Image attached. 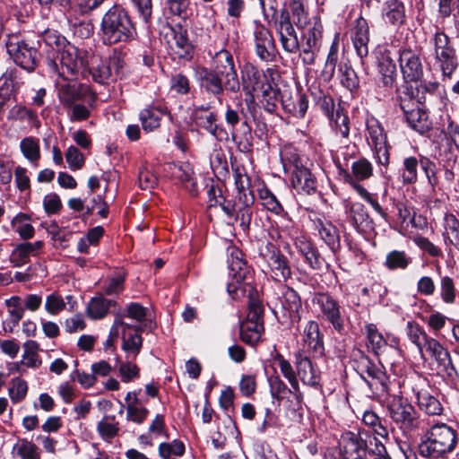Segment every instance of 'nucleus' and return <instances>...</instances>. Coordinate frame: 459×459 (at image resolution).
Masks as SVG:
<instances>
[{
    "label": "nucleus",
    "mask_w": 459,
    "mask_h": 459,
    "mask_svg": "<svg viewBox=\"0 0 459 459\" xmlns=\"http://www.w3.org/2000/svg\"><path fill=\"white\" fill-rule=\"evenodd\" d=\"M212 68L200 67L195 72L196 80L208 94L218 97L223 92L237 93L241 88L232 54L227 49H221L212 54Z\"/></svg>",
    "instance_id": "nucleus-1"
},
{
    "label": "nucleus",
    "mask_w": 459,
    "mask_h": 459,
    "mask_svg": "<svg viewBox=\"0 0 459 459\" xmlns=\"http://www.w3.org/2000/svg\"><path fill=\"white\" fill-rule=\"evenodd\" d=\"M101 37L107 45L129 42L134 39L136 29L126 10L115 5L101 20Z\"/></svg>",
    "instance_id": "nucleus-2"
},
{
    "label": "nucleus",
    "mask_w": 459,
    "mask_h": 459,
    "mask_svg": "<svg viewBox=\"0 0 459 459\" xmlns=\"http://www.w3.org/2000/svg\"><path fill=\"white\" fill-rule=\"evenodd\" d=\"M456 444V431L446 423H436L424 434L419 452L424 457L437 459L452 453Z\"/></svg>",
    "instance_id": "nucleus-3"
},
{
    "label": "nucleus",
    "mask_w": 459,
    "mask_h": 459,
    "mask_svg": "<svg viewBox=\"0 0 459 459\" xmlns=\"http://www.w3.org/2000/svg\"><path fill=\"white\" fill-rule=\"evenodd\" d=\"M231 258L229 261V268L230 276L233 278L232 282L227 286L229 294L235 299H238L248 292V298H252L253 287L252 273L250 268L242 258L240 250L234 248L231 252Z\"/></svg>",
    "instance_id": "nucleus-4"
},
{
    "label": "nucleus",
    "mask_w": 459,
    "mask_h": 459,
    "mask_svg": "<svg viewBox=\"0 0 459 459\" xmlns=\"http://www.w3.org/2000/svg\"><path fill=\"white\" fill-rule=\"evenodd\" d=\"M433 45L434 66L444 77L450 78L458 66L456 50L450 38L443 31H437L431 39Z\"/></svg>",
    "instance_id": "nucleus-5"
},
{
    "label": "nucleus",
    "mask_w": 459,
    "mask_h": 459,
    "mask_svg": "<svg viewBox=\"0 0 459 459\" xmlns=\"http://www.w3.org/2000/svg\"><path fill=\"white\" fill-rule=\"evenodd\" d=\"M7 53L22 69L32 72L38 66L40 54L20 34H10L5 41Z\"/></svg>",
    "instance_id": "nucleus-6"
},
{
    "label": "nucleus",
    "mask_w": 459,
    "mask_h": 459,
    "mask_svg": "<svg viewBox=\"0 0 459 459\" xmlns=\"http://www.w3.org/2000/svg\"><path fill=\"white\" fill-rule=\"evenodd\" d=\"M389 417L404 431H411L418 428V414L407 400L398 395L390 396L386 400Z\"/></svg>",
    "instance_id": "nucleus-7"
},
{
    "label": "nucleus",
    "mask_w": 459,
    "mask_h": 459,
    "mask_svg": "<svg viewBox=\"0 0 459 459\" xmlns=\"http://www.w3.org/2000/svg\"><path fill=\"white\" fill-rule=\"evenodd\" d=\"M263 313L261 302L250 298L247 319L240 325V338L244 342L255 345L260 341L264 332Z\"/></svg>",
    "instance_id": "nucleus-8"
},
{
    "label": "nucleus",
    "mask_w": 459,
    "mask_h": 459,
    "mask_svg": "<svg viewBox=\"0 0 459 459\" xmlns=\"http://www.w3.org/2000/svg\"><path fill=\"white\" fill-rule=\"evenodd\" d=\"M304 30L299 56L305 65H312L319 52L323 37V26L320 19L317 16H313L310 24Z\"/></svg>",
    "instance_id": "nucleus-9"
},
{
    "label": "nucleus",
    "mask_w": 459,
    "mask_h": 459,
    "mask_svg": "<svg viewBox=\"0 0 459 459\" xmlns=\"http://www.w3.org/2000/svg\"><path fill=\"white\" fill-rule=\"evenodd\" d=\"M253 202L254 198L249 193V195L247 194H240L234 201L223 199V202H221L216 200L215 204H219L222 211L229 217H235V220L239 221L242 230L247 231L249 230L252 220L253 212L251 206Z\"/></svg>",
    "instance_id": "nucleus-10"
},
{
    "label": "nucleus",
    "mask_w": 459,
    "mask_h": 459,
    "mask_svg": "<svg viewBox=\"0 0 459 459\" xmlns=\"http://www.w3.org/2000/svg\"><path fill=\"white\" fill-rule=\"evenodd\" d=\"M90 52L69 46L60 53L58 74L65 80L85 71Z\"/></svg>",
    "instance_id": "nucleus-11"
},
{
    "label": "nucleus",
    "mask_w": 459,
    "mask_h": 459,
    "mask_svg": "<svg viewBox=\"0 0 459 459\" xmlns=\"http://www.w3.org/2000/svg\"><path fill=\"white\" fill-rule=\"evenodd\" d=\"M316 102L319 108L327 116L331 126L336 133L340 134L342 137L347 138L350 133L349 118L342 113L340 106L338 105L336 108L333 99L323 92H319V95L316 97Z\"/></svg>",
    "instance_id": "nucleus-12"
},
{
    "label": "nucleus",
    "mask_w": 459,
    "mask_h": 459,
    "mask_svg": "<svg viewBox=\"0 0 459 459\" xmlns=\"http://www.w3.org/2000/svg\"><path fill=\"white\" fill-rule=\"evenodd\" d=\"M312 302L319 307L322 317L328 321L334 330L339 333L344 330V316L337 300L327 293H316Z\"/></svg>",
    "instance_id": "nucleus-13"
},
{
    "label": "nucleus",
    "mask_w": 459,
    "mask_h": 459,
    "mask_svg": "<svg viewBox=\"0 0 459 459\" xmlns=\"http://www.w3.org/2000/svg\"><path fill=\"white\" fill-rule=\"evenodd\" d=\"M276 31L282 48L287 53H296L300 49V44L290 15L287 9H281L279 16L275 19Z\"/></svg>",
    "instance_id": "nucleus-14"
},
{
    "label": "nucleus",
    "mask_w": 459,
    "mask_h": 459,
    "mask_svg": "<svg viewBox=\"0 0 459 459\" xmlns=\"http://www.w3.org/2000/svg\"><path fill=\"white\" fill-rule=\"evenodd\" d=\"M165 39L170 53L178 59L191 57L192 45L187 39L186 30L181 26H168L165 28Z\"/></svg>",
    "instance_id": "nucleus-15"
},
{
    "label": "nucleus",
    "mask_w": 459,
    "mask_h": 459,
    "mask_svg": "<svg viewBox=\"0 0 459 459\" xmlns=\"http://www.w3.org/2000/svg\"><path fill=\"white\" fill-rule=\"evenodd\" d=\"M365 430L344 432L339 440L340 452L347 459H367Z\"/></svg>",
    "instance_id": "nucleus-16"
},
{
    "label": "nucleus",
    "mask_w": 459,
    "mask_h": 459,
    "mask_svg": "<svg viewBox=\"0 0 459 459\" xmlns=\"http://www.w3.org/2000/svg\"><path fill=\"white\" fill-rule=\"evenodd\" d=\"M420 409L429 415H440L443 407L440 402L430 393L427 379L416 376L412 386Z\"/></svg>",
    "instance_id": "nucleus-17"
},
{
    "label": "nucleus",
    "mask_w": 459,
    "mask_h": 459,
    "mask_svg": "<svg viewBox=\"0 0 459 459\" xmlns=\"http://www.w3.org/2000/svg\"><path fill=\"white\" fill-rule=\"evenodd\" d=\"M255 51L264 62H273L277 49L271 31L264 25H256L254 30Z\"/></svg>",
    "instance_id": "nucleus-18"
},
{
    "label": "nucleus",
    "mask_w": 459,
    "mask_h": 459,
    "mask_svg": "<svg viewBox=\"0 0 459 459\" xmlns=\"http://www.w3.org/2000/svg\"><path fill=\"white\" fill-rule=\"evenodd\" d=\"M58 98L61 103L68 108L79 102H87L88 100H94L89 87L78 82L60 84Z\"/></svg>",
    "instance_id": "nucleus-19"
},
{
    "label": "nucleus",
    "mask_w": 459,
    "mask_h": 459,
    "mask_svg": "<svg viewBox=\"0 0 459 459\" xmlns=\"http://www.w3.org/2000/svg\"><path fill=\"white\" fill-rule=\"evenodd\" d=\"M423 351L429 352L436 359L440 372L449 377L457 375L449 352L437 340L429 337L423 346Z\"/></svg>",
    "instance_id": "nucleus-20"
},
{
    "label": "nucleus",
    "mask_w": 459,
    "mask_h": 459,
    "mask_svg": "<svg viewBox=\"0 0 459 459\" xmlns=\"http://www.w3.org/2000/svg\"><path fill=\"white\" fill-rule=\"evenodd\" d=\"M164 170L170 178L178 180L191 195L195 196L197 195L198 191L194 178V169L188 162L168 163Z\"/></svg>",
    "instance_id": "nucleus-21"
},
{
    "label": "nucleus",
    "mask_w": 459,
    "mask_h": 459,
    "mask_svg": "<svg viewBox=\"0 0 459 459\" xmlns=\"http://www.w3.org/2000/svg\"><path fill=\"white\" fill-rule=\"evenodd\" d=\"M400 67L404 79L408 82H417L423 75V66L420 56L411 49L401 51Z\"/></svg>",
    "instance_id": "nucleus-22"
},
{
    "label": "nucleus",
    "mask_w": 459,
    "mask_h": 459,
    "mask_svg": "<svg viewBox=\"0 0 459 459\" xmlns=\"http://www.w3.org/2000/svg\"><path fill=\"white\" fill-rule=\"evenodd\" d=\"M267 265L272 279L284 282L291 277V267L288 258L279 250L272 251L267 258Z\"/></svg>",
    "instance_id": "nucleus-23"
},
{
    "label": "nucleus",
    "mask_w": 459,
    "mask_h": 459,
    "mask_svg": "<svg viewBox=\"0 0 459 459\" xmlns=\"http://www.w3.org/2000/svg\"><path fill=\"white\" fill-rule=\"evenodd\" d=\"M87 63L85 71L91 75L94 82L105 84L114 80L113 72L108 60H103L99 55L90 53Z\"/></svg>",
    "instance_id": "nucleus-24"
},
{
    "label": "nucleus",
    "mask_w": 459,
    "mask_h": 459,
    "mask_svg": "<svg viewBox=\"0 0 459 459\" xmlns=\"http://www.w3.org/2000/svg\"><path fill=\"white\" fill-rule=\"evenodd\" d=\"M346 214L348 221L358 232H368L374 230L373 220L362 204L353 203L347 205Z\"/></svg>",
    "instance_id": "nucleus-25"
},
{
    "label": "nucleus",
    "mask_w": 459,
    "mask_h": 459,
    "mask_svg": "<svg viewBox=\"0 0 459 459\" xmlns=\"http://www.w3.org/2000/svg\"><path fill=\"white\" fill-rule=\"evenodd\" d=\"M400 106L403 111L404 117L408 125L413 130L420 134H424L431 129L432 123L425 111L418 107L411 108L410 103H405L403 101L401 102Z\"/></svg>",
    "instance_id": "nucleus-26"
},
{
    "label": "nucleus",
    "mask_w": 459,
    "mask_h": 459,
    "mask_svg": "<svg viewBox=\"0 0 459 459\" xmlns=\"http://www.w3.org/2000/svg\"><path fill=\"white\" fill-rule=\"evenodd\" d=\"M302 342L304 351L313 353L315 356L323 355L325 350L323 337L316 321H309L305 325Z\"/></svg>",
    "instance_id": "nucleus-27"
},
{
    "label": "nucleus",
    "mask_w": 459,
    "mask_h": 459,
    "mask_svg": "<svg viewBox=\"0 0 459 459\" xmlns=\"http://www.w3.org/2000/svg\"><path fill=\"white\" fill-rule=\"evenodd\" d=\"M291 183L298 192L311 195L316 192V182L310 170L296 161L292 165Z\"/></svg>",
    "instance_id": "nucleus-28"
},
{
    "label": "nucleus",
    "mask_w": 459,
    "mask_h": 459,
    "mask_svg": "<svg viewBox=\"0 0 459 459\" xmlns=\"http://www.w3.org/2000/svg\"><path fill=\"white\" fill-rule=\"evenodd\" d=\"M264 77V74L256 67L246 65L241 72L243 90L248 94H252L255 91H262L264 95L268 94V90L271 89V86L267 85L266 88H264L263 84V79Z\"/></svg>",
    "instance_id": "nucleus-29"
},
{
    "label": "nucleus",
    "mask_w": 459,
    "mask_h": 459,
    "mask_svg": "<svg viewBox=\"0 0 459 459\" xmlns=\"http://www.w3.org/2000/svg\"><path fill=\"white\" fill-rule=\"evenodd\" d=\"M295 365L297 374L303 384L310 386H316L319 384L320 371L307 356L298 352L296 354Z\"/></svg>",
    "instance_id": "nucleus-30"
},
{
    "label": "nucleus",
    "mask_w": 459,
    "mask_h": 459,
    "mask_svg": "<svg viewBox=\"0 0 459 459\" xmlns=\"http://www.w3.org/2000/svg\"><path fill=\"white\" fill-rule=\"evenodd\" d=\"M351 40L357 55L364 58L368 55L369 28L367 21L359 17L352 29Z\"/></svg>",
    "instance_id": "nucleus-31"
},
{
    "label": "nucleus",
    "mask_w": 459,
    "mask_h": 459,
    "mask_svg": "<svg viewBox=\"0 0 459 459\" xmlns=\"http://www.w3.org/2000/svg\"><path fill=\"white\" fill-rule=\"evenodd\" d=\"M368 134L370 143L374 147L378 163L387 165L389 162V153L386 145V135L383 127L378 124L371 125L368 127Z\"/></svg>",
    "instance_id": "nucleus-32"
},
{
    "label": "nucleus",
    "mask_w": 459,
    "mask_h": 459,
    "mask_svg": "<svg viewBox=\"0 0 459 459\" xmlns=\"http://www.w3.org/2000/svg\"><path fill=\"white\" fill-rule=\"evenodd\" d=\"M314 224L321 238L333 252H336L340 248V236L337 228L331 221L320 218L315 220Z\"/></svg>",
    "instance_id": "nucleus-33"
},
{
    "label": "nucleus",
    "mask_w": 459,
    "mask_h": 459,
    "mask_svg": "<svg viewBox=\"0 0 459 459\" xmlns=\"http://www.w3.org/2000/svg\"><path fill=\"white\" fill-rule=\"evenodd\" d=\"M117 306L116 301L108 299L103 296L92 298L87 306V315L91 319H101Z\"/></svg>",
    "instance_id": "nucleus-34"
},
{
    "label": "nucleus",
    "mask_w": 459,
    "mask_h": 459,
    "mask_svg": "<svg viewBox=\"0 0 459 459\" xmlns=\"http://www.w3.org/2000/svg\"><path fill=\"white\" fill-rule=\"evenodd\" d=\"M378 68L383 84L385 87H391L397 75V69L395 60L392 58L390 51L386 50L381 54Z\"/></svg>",
    "instance_id": "nucleus-35"
},
{
    "label": "nucleus",
    "mask_w": 459,
    "mask_h": 459,
    "mask_svg": "<svg viewBox=\"0 0 459 459\" xmlns=\"http://www.w3.org/2000/svg\"><path fill=\"white\" fill-rule=\"evenodd\" d=\"M9 319L7 322L8 332L12 333L13 328L18 325L24 315V307L22 299L19 296H13L5 300ZM7 331L6 328H4Z\"/></svg>",
    "instance_id": "nucleus-36"
},
{
    "label": "nucleus",
    "mask_w": 459,
    "mask_h": 459,
    "mask_svg": "<svg viewBox=\"0 0 459 459\" xmlns=\"http://www.w3.org/2000/svg\"><path fill=\"white\" fill-rule=\"evenodd\" d=\"M23 354L21 363L26 368H37L42 361L39 355L40 351L39 344L34 340H28L23 343Z\"/></svg>",
    "instance_id": "nucleus-37"
},
{
    "label": "nucleus",
    "mask_w": 459,
    "mask_h": 459,
    "mask_svg": "<svg viewBox=\"0 0 459 459\" xmlns=\"http://www.w3.org/2000/svg\"><path fill=\"white\" fill-rule=\"evenodd\" d=\"M366 383L371 389L374 397L385 399V401L390 397L388 387L389 377L384 370L378 373L374 378L366 379Z\"/></svg>",
    "instance_id": "nucleus-38"
},
{
    "label": "nucleus",
    "mask_w": 459,
    "mask_h": 459,
    "mask_svg": "<svg viewBox=\"0 0 459 459\" xmlns=\"http://www.w3.org/2000/svg\"><path fill=\"white\" fill-rule=\"evenodd\" d=\"M216 120L217 115L214 112H209L203 107L195 110V121L196 126L214 136L218 129Z\"/></svg>",
    "instance_id": "nucleus-39"
},
{
    "label": "nucleus",
    "mask_w": 459,
    "mask_h": 459,
    "mask_svg": "<svg viewBox=\"0 0 459 459\" xmlns=\"http://www.w3.org/2000/svg\"><path fill=\"white\" fill-rule=\"evenodd\" d=\"M383 17L393 25L402 24L404 19L403 4L397 0H389L383 10Z\"/></svg>",
    "instance_id": "nucleus-40"
},
{
    "label": "nucleus",
    "mask_w": 459,
    "mask_h": 459,
    "mask_svg": "<svg viewBox=\"0 0 459 459\" xmlns=\"http://www.w3.org/2000/svg\"><path fill=\"white\" fill-rule=\"evenodd\" d=\"M362 421L366 426L372 429L373 433L382 438L388 437V429L385 426V420L381 419L376 412L367 411L364 412Z\"/></svg>",
    "instance_id": "nucleus-41"
},
{
    "label": "nucleus",
    "mask_w": 459,
    "mask_h": 459,
    "mask_svg": "<svg viewBox=\"0 0 459 459\" xmlns=\"http://www.w3.org/2000/svg\"><path fill=\"white\" fill-rule=\"evenodd\" d=\"M29 221L30 216L28 214L20 212L11 221L13 230L22 239H30L34 236L35 230Z\"/></svg>",
    "instance_id": "nucleus-42"
},
{
    "label": "nucleus",
    "mask_w": 459,
    "mask_h": 459,
    "mask_svg": "<svg viewBox=\"0 0 459 459\" xmlns=\"http://www.w3.org/2000/svg\"><path fill=\"white\" fill-rule=\"evenodd\" d=\"M163 112L160 108H148L140 113V121L143 129L146 132H152L160 125V118Z\"/></svg>",
    "instance_id": "nucleus-43"
},
{
    "label": "nucleus",
    "mask_w": 459,
    "mask_h": 459,
    "mask_svg": "<svg viewBox=\"0 0 459 459\" xmlns=\"http://www.w3.org/2000/svg\"><path fill=\"white\" fill-rule=\"evenodd\" d=\"M368 342L376 355H379L387 346L385 339L374 324H368L365 327Z\"/></svg>",
    "instance_id": "nucleus-44"
},
{
    "label": "nucleus",
    "mask_w": 459,
    "mask_h": 459,
    "mask_svg": "<svg viewBox=\"0 0 459 459\" xmlns=\"http://www.w3.org/2000/svg\"><path fill=\"white\" fill-rule=\"evenodd\" d=\"M445 240L459 250V220L452 213L445 215Z\"/></svg>",
    "instance_id": "nucleus-45"
},
{
    "label": "nucleus",
    "mask_w": 459,
    "mask_h": 459,
    "mask_svg": "<svg viewBox=\"0 0 459 459\" xmlns=\"http://www.w3.org/2000/svg\"><path fill=\"white\" fill-rule=\"evenodd\" d=\"M283 108L295 117H302L308 108L307 97L300 93H296L293 100H282Z\"/></svg>",
    "instance_id": "nucleus-46"
},
{
    "label": "nucleus",
    "mask_w": 459,
    "mask_h": 459,
    "mask_svg": "<svg viewBox=\"0 0 459 459\" xmlns=\"http://www.w3.org/2000/svg\"><path fill=\"white\" fill-rule=\"evenodd\" d=\"M122 349L126 352L127 359H135L142 348V336L137 332L126 336V332L125 331V329L122 330Z\"/></svg>",
    "instance_id": "nucleus-47"
},
{
    "label": "nucleus",
    "mask_w": 459,
    "mask_h": 459,
    "mask_svg": "<svg viewBox=\"0 0 459 459\" xmlns=\"http://www.w3.org/2000/svg\"><path fill=\"white\" fill-rule=\"evenodd\" d=\"M411 263L410 257L404 251L393 250L386 255L385 265L389 270H404Z\"/></svg>",
    "instance_id": "nucleus-48"
},
{
    "label": "nucleus",
    "mask_w": 459,
    "mask_h": 459,
    "mask_svg": "<svg viewBox=\"0 0 459 459\" xmlns=\"http://www.w3.org/2000/svg\"><path fill=\"white\" fill-rule=\"evenodd\" d=\"M278 365L281 370V373L283 377L289 381L293 393L297 398L299 397V385L296 376V372L294 371L291 364L289 360L285 359L282 356L278 357Z\"/></svg>",
    "instance_id": "nucleus-49"
},
{
    "label": "nucleus",
    "mask_w": 459,
    "mask_h": 459,
    "mask_svg": "<svg viewBox=\"0 0 459 459\" xmlns=\"http://www.w3.org/2000/svg\"><path fill=\"white\" fill-rule=\"evenodd\" d=\"M340 81L342 86L353 91L359 88V80L354 69L347 64H341L339 66Z\"/></svg>",
    "instance_id": "nucleus-50"
},
{
    "label": "nucleus",
    "mask_w": 459,
    "mask_h": 459,
    "mask_svg": "<svg viewBox=\"0 0 459 459\" xmlns=\"http://www.w3.org/2000/svg\"><path fill=\"white\" fill-rule=\"evenodd\" d=\"M185 445L179 439L172 442H162L160 444L158 452L162 459H169L171 456H182L185 454Z\"/></svg>",
    "instance_id": "nucleus-51"
},
{
    "label": "nucleus",
    "mask_w": 459,
    "mask_h": 459,
    "mask_svg": "<svg viewBox=\"0 0 459 459\" xmlns=\"http://www.w3.org/2000/svg\"><path fill=\"white\" fill-rule=\"evenodd\" d=\"M373 174V167L371 163L361 158L354 161L351 165V177L357 181L366 180Z\"/></svg>",
    "instance_id": "nucleus-52"
},
{
    "label": "nucleus",
    "mask_w": 459,
    "mask_h": 459,
    "mask_svg": "<svg viewBox=\"0 0 459 459\" xmlns=\"http://www.w3.org/2000/svg\"><path fill=\"white\" fill-rule=\"evenodd\" d=\"M365 439L367 440V446H365V452L367 455H373L376 457H383L386 455V449L382 441L375 436V434L365 430Z\"/></svg>",
    "instance_id": "nucleus-53"
},
{
    "label": "nucleus",
    "mask_w": 459,
    "mask_h": 459,
    "mask_svg": "<svg viewBox=\"0 0 459 459\" xmlns=\"http://www.w3.org/2000/svg\"><path fill=\"white\" fill-rule=\"evenodd\" d=\"M10 116L16 120L26 121L36 127L40 126L36 112L26 107L21 105L14 106L10 110Z\"/></svg>",
    "instance_id": "nucleus-54"
},
{
    "label": "nucleus",
    "mask_w": 459,
    "mask_h": 459,
    "mask_svg": "<svg viewBox=\"0 0 459 459\" xmlns=\"http://www.w3.org/2000/svg\"><path fill=\"white\" fill-rule=\"evenodd\" d=\"M13 451L22 459H40L36 445L27 439H21Z\"/></svg>",
    "instance_id": "nucleus-55"
},
{
    "label": "nucleus",
    "mask_w": 459,
    "mask_h": 459,
    "mask_svg": "<svg viewBox=\"0 0 459 459\" xmlns=\"http://www.w3.org/2000/svg\"><path fill=\"white\" fill-rule=\"evenodd\" d=\"M439 293L441 299L446 304H454L455 302L456 291L454 281L449 276H443L440 279Z\"/></svg>",
    "instance_id": "nucleus-56"
},
{
    "label": "nucleus",
    "mask_w": 459,
    "mask_h": 459,
    "mask_svg": "<svg viewBox=\"0 0 459 459\" xmlns=\"http://www.w3.org/2000/svg\"><path fill=\"white\" fill-rule=\"evenodd\" d=\"M281 305L290 314H297L301 307V299L293 289L287 288L283 292Z\"/></svg>",
    "instance_id": "nucleus-57"
},
{
    "label": "nucleus",
    "mask_w": 459,
    "mask_h": 459,
    "mask_svg": "<svg viewBox=\"0 0 459 459\" xmlns=\"http://www.w3.org/2000/svg\"><path fill=\"white\" fill-rule=\"evenodd\" d=\"M28 385L25 380L16 377L11 382L9 396L13 403L22 402L27 395Z\"/></svg>",
    "instance_id": "nucleus-58"
},
{
    "label": "nucleus",
    "mask_w": 459,
    "mask_h": 459,
    "mask_svg": "<svg viewBox=\"0 0 459 459\" xmlns=\"http://www.w3.org/2000/svg\"><path fill=\"white\" fill-rule=\"evenodd\" d=\"M408 336L410 340L418 347L420 352L423 353V346L429 336L418 325L408 322Z\"/></svg>",
    "instance_id": "nucleus-59"
},
{
    "label": "nucleus",
    "mask_w": 459,
    "mask_h": 459,
    "mask_svg": "<svg viewBox=\"0 0 459 459\" xmlns=\"http://www.w3.org/2000/svg\"><path fill=\"white\" fill-rule=\"evenodd\" d=\"M418 160L415 157H408L403 160L402 178L404 184H412L417 180Z\"/></svg>",
    "instance_id": "nucleus-60"
},
{
    "label": "nucleus",
    "mask_w": 459,
    "mask_h": 459,
    "mask_svg": "<svg viewBox=\"0 0 459 459\" xmlns=\"http://www.w3.org/2000/svg\"><path fill=\"white\" fill-rule=\"evenodd\" d=\"M359 372L360 377L366 382V379H372L381 373L383 369L377 366L371 359L368 357L361 358L359 363Z\"/></svg>",
    "instance_id": "nucleus-61"
},
{
    "label": "nucleus",
    "mask_w": 459,
    "mask_h": 459,
    "mask_svg": "<svg viewBox=\"0 0 459 459\" xmlns=\"http://www.w3.org/2000/svg\"><path fill=\"white\" fill-rule=\"evenodd\" d=\"M110 417H104L102 420H100L97 425V430L101 437L105 440H109L115 437L119 430L118 423H113L108 420ZM115 417L113 416L111 420H113Z\"/></svg>",
    "instance_id": "nucleus-62"
},
{
    "label": "nucleus",
    "mask_w": 459,
    "mask_h": 459,
    "mask_svg": "<svg viewBox=\"0 0 459 459\" xmlns=\"http://www.w3.org/2000/svg\"><path fill=\"white\" fill-rule=\"evenodd\" d=\"M21 151L22 154L30 161H36L39 159V145L32 137H26L22 140Z\"/></svg>",
    "instance_id": "nucleus-63"
},
{
    "label": "nucleus",
    "mask_w": 459,
    "mask_h": 459,
    "mask_svg": "<svg viewBox=\"0 0 459 459\" xmlns=\"http://www.w3.org/2000/svg\"><path fill=\"white\" fill-rule=\"evenodd\" d=\"M65 308V301L61 295L53 292L47 296L45 300L46 311L52 315L56 316Z\"/></svg>",
    "instance_id": "nucleus-64"
}]
</instances>
